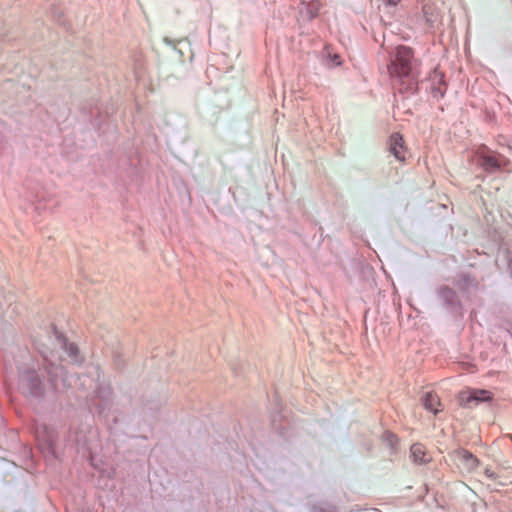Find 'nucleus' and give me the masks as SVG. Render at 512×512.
<instances>
[{
    "label": "nucleus",
    "instance_id": "nucleus-11",
    "mask_svg": "<svg viewBox=\"0 0 512 512\" xmlns=\"http://www.w3.org/2000/svg\"><path fill=\"white\" fill-rule=\"evenodd\" d=\"M411 457L413 459V462L416 464H424L429 461L428 458H426V452L424 450L423 445L416 443L411 446Z\"/></svg>",
    "mask_w": 512,
    "mask_h": 512
},
{
    "label": "nucleus",
    "instance_id": "nucleus-14",
    "mask_svg": "<svg viewBox=\"0 0 512 512\" xmlns=\"http://www.w3.org/2000/svg\"><path fill=\"white\" fill-rule=\"evenodd\" d=\"M383 439L392 450H395L398 442V438L395 434L387 431L383 434Z\"/></svg>",
    "mask_w": 512,
    "mask_h": 512
},
{
    "label": "nucleus",
    "instance_id": "nucleus-12",
    "mask_svg": "<svg viewBox=\"0 0 512 512\" xmlns=\"http://www.w3.org/2000/svg\"><path fill=\"white\" fill-rule=\"evenodd\" d=\"M62 348L67 353V355L71 358L73 363H81L82 358L79 355V349L74 343H68L67 341H63Z\"/></svg>",
    "mask_w": 512,
    "mask_h": 512
},
{
    "label": "nucleus",
    "instance_id": "nucleus-9",
    "mask_svg": "<svg viewBox=\"0 0 512 512\" xmlns=\"http://www.w3.org/2000/svg\"><path fill=\"white\" fill-rule=\"evenodd\" d=\"M53 198V194L43 187H35L27 192V199L32 203L47 204Z\"/></svg>",
    "mask_w": 512,
    "mask_h": 512
},
{
    "label": "nucleus",
    "instance_id": "nucleus-8",
    "mask_svg": "<svg viewBox=\"0 0 512 512\" xmlns=\"http://www.w3.org/2000/svg\"><path fill=\"white\" fill-rule=\"evenodd\" d=\"M437 294L447 309L454 310L460 307L458 296L450 287L445 285L440 286L437 290Z\"/></svg>",
    "mask_w": 512,
    "mask_h": 512
},
{
    "label": "nucleus",
    "instance_id": "nucleus-1",
    "mask_svg": "<svg viewBox=\"0 0 512 512\" xmlns=\"http://www.w3.org/2000/svg\"><path fill=\"white\" fill-rule=\"evenodd\" d=\"M42 358L43 368L31 361L19 369L18 387L25 396L41 398L49 391H57L60 389L59 380L63 388L72 386L73 378L67 375L62 365L52 363L46 354H42Z\"/></svg>",
    "mask_w": 512,
    "mask_h": 512
},
{
    "label": "nucleus",
    "instance_id": "nucleus-16",
    "mask_svg": "<svg viewBox=\"0 0 512 512\" xmlns=\"http://www.w3.org/2000/svg\"><path fill=\"white\" fill-rule=\"evenodd\" d=\"M76 441H77V443H78L79 445H81V444H82V445H83V446H85L87 449H89V450L91 449V447H90V445L87 443V441H83V443H82V440H81L80 438H77V439H76Z\"/></svg>",
    "mask_w": 512,
    "mask_h": 512
},
{
    "label": "nucleus",
    "instance_id": "nucleus-15",
    "mask_svg": "<svg viewBox=\"0 0 512 512\" xmlns=\"http://www.w3.org/2000/svg\"><path fill=\"white\" fill-rule=\"evenodd\" d=\"M383 2L390 6H396L399 4L400 0H383Z\"/></svg>",
    "mask_w": 512,
    "mask_h": 512
},
{
    "label": "nucleus",
    "instance_id": "nucleus-6",
    "mask_svg": "<svg viewBox=\"0 0 512 512\" xmlns=\"http://www.w3.org/2000/svg\"><path fill=\"white\" fill-rule=\"evenodd\" d=\"M491 399L492 393L483 389L464 391L459 395V402L464 407H472V405H478L490 401Z\"/></svg>",
    "mask_w": 512,
    "mask_h": 512
},
{
    "label": "nucleus",
    "instance_id": "nucleus-4",
    "mask_svg": "<svg viewBox=\"0 0 512 512\" xmlns=\"http://www.w3.org/2000/svg\"><path fill=\"white\" fill-rule=\"evenodd\" d=\"M477 162L488 173L511 172L510 161L503 155L483 146L477 151Z\"/></svg>",
    "mask_w": 512,
    "mask_h": 512
},
{
    "label": "nucleus",
    "instance_id": "nucleus-3",
    "mask_svg": "<svg viewBox=\"0 0 512 512\" xmlns=\"http://www.w3.org/2000/svg\"><path fill=\"white\" fill-rule=\"evenodd\" d=\"M97 379L89 376L78 377L79 385L83 390L93 389V394L87 398V404L92 412L102 415L112 404V390L108 384L99 382V372L93 368Z\"/></svg>",
    "mask_w": 512,
    "mask_h": 512
},
{
    "label": "nucleus",
    "instance_id": "nucleus-7",
    "mask_svg": "<svg viewBox=\"0 0 512 512\" xmlns=\"http://www.w3.org/2000/svg\"><path fill=\"white\" fill-rule=\"evenodd\" d=\"M389 152L400 162H404L408 153L403 136L396 132L390 136L388 143Z\"/></svg>",
    "mask_w": 512,
    "mask_h": 512
},
{
    "label": "nucleus",
    "instance_id": "nucleus-13",
    "mask_svg": "<svg viewBox=\"0 0 512 512\" xmlns=\"http://www.w3.org/2000/svg\"><path fill=\"white\" fill-rule=\"evenodd\" d=\"M461 454V457L464 461L467 462V464L470 466V467H474V466H477L478 465V459L472 454L470 453L469 451L467 450H462L460 452Z\"/></svg>",
    "mask_w": 512,
    "mask_h": 512
},
{
    "label": "nucleus",
    "instance_id": "nucleus-10",
    "mask_svg": "<svg viewBox=\"0 0 512 512\" xmlns=\"http://www.w3.org/2000/svg\"><path fill=\"white\" fill-rule=\"evenodd\" d=\"M422 404L426 410L431 411L434 414H437L439 412V409L437 407L440 406V399L437 396V394L433 392L425 393V395L422 398Z\"/></svg>",
    "mask_w": 512,
    "mask_h": 512
},
{
    "label": "nucleus",
    "instance_id": "nucleus-5",
    "mask_svg": "<svg viewBox=\"0 0 512 512\" xmlns=\"http://www.w3.org/2000/svg\"><path fill=\"white\" fill-rule=\"evenodd\" d=\"M34 434L39 448L43 452L54 454L55 430L44 423H36L34 425Z\"/></svg>",
    "mask_w": 512,
    "mask_h": 512
},
{
    "label": "nucleus",
    "instance_id": "nucleus-2",
    "mask_svg": "<svg viewBox=\"0 0 512 512\" xmlns=\"http://www.w3.org/2000/svg\"><path fill=\"white\" fill-rule=\"evenodd\" d=\"M412 48L397 46L389 55L387 64L391 83L400 93L413 92L416 88L418 74Z\"/></svg>",
    "mask_w": 512,
    "mask_h": 512
}]
</instances>
